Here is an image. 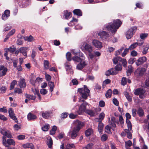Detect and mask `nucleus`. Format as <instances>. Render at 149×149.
Masks as SVG:
<instances>
[{"mask_svg":"<svg viewBox=\"0 0 149 149\" xmlns=\"http://www.w3.org/2000/svg\"><path fill=\"white\" fill-rule=\"evenodd\" d=\"M28 48L26 47H21L19 48L20 53L25 56H27V50Z\"/></svg>","mask_w":149,"mask_h":149,"instance_id":"nucleus-18","label":"nucleus"},{"mask_svg":"<svg viewBox=\"0 0 149 149\" xmlns=\"http://www.w3.org/2000/svg\"><path fill=\"white\" fill-rule=\"evenodd\" d=\"M93 130L91 129H88L86 130L85 134L86 136H88L90 135L93 133Z\"/></svg>","mask_w":149,"mask_h":149,"instance_id":"nucleus-34","label":"nucleus"},{"mask_svg":"<svg viewBox=\"0 0 149 149\" xmlns=\"http://www.w3.org/2000/svg\"><path fill=\"white\" fill-rule=\"evenodd\" d=\"M71 13L70 12H69L67 10L64 11V16L65 17V18L68 19L69 18Z\"/></svg>","mask_w":149,"mask_h":149,"instance_id":"nucleus-36","label":"nucleus"},{"mask_svg":"<svg viewBox=\"0 0 149 149\" xmlns=\"http://www.w3.org/2000/svg\"><path fill=\"white\" fill-rule=\"evenodd\" d=\"M78 92L81 95L82 97L84 99H86L90 93V90L88 88L86 85L84 86V88H79Z\"/></svg>","mask_w":149,"mask_h":149,"instance_id":"nucleus-2","label":"nucleus"},{"mask_svg":"<svg viewBox=\"0 0 149 149\" xmlns=\"http://www.w3.org/2000/svg\"><path fill=\"white\" fill-rule=\"evenodd\" d=\"M65 67L66 70H70L72 68L71 65L69 63L66 62L65 63Z\"/></svg>","mask_w":149,"mask_h":149,"instance_id":"nucleus-49","label":"nucleus"},{"mask_svg":"<svg viewBox=\"0 0 149 149\" xmlns=\"http://www.w3.org/2000/svg\"><path fill=\"white\" fill-rule=\"evenodd\" d=\"M25 40L27 41L28 42H31L34 39L33 36H26L24 38Z\"/></svg>","mask_w":149,"mask_h":149,"instance_id":"nucleus-33","label":"nucleus"},{"mask_svg":"<svg viewBox=\"0 0 149 149\" xmlns=\"http://www.w3.org/2000/svg\"><path fill=\"white\" fill-rule=\"evenodd\" d=\"M108 136L106 134H104L101 137V140L102 141H105L107 139Z\"/></svg>","mask_w":149,"mask_h":149,"instance_id":"nucleus-57","label":"nucleus"},{"mask_svg":"<svg viewBox=\"0 0 149 149\" xmlns=\"http://www.w3.org/2000/svg\"><path fill=\"white\" fill-rule=\"evenodd\" d=\"M119 120L121 124V127H122L124 122L123 117L121 116H119Z\"/></svg>","mask_w":149,"mask_h":149,"instance_id":"nucleus-56","label":"nucleus"},{"mask_svg":"<svg viewBox=\"0 0 149 149\" xmlns=\"http://www.w3.org/2000/svg\"><path fill=\"white\" fill-rule=\"evenodd\" d=\"M10 11L8 10H6L4 12V14L2 16V19L3 20H6L10 16Z\"/></svg>","mask_w":149,"mask_h":149,"instance_id":"nucleus-21","label":"nucleus"},{"mask_svg":"<svg viewBox=\"0 0 149 149\" xmlns=\"http://www.w3.org/2000/svg\"><path fill=\"white\" fill-rule=\"evenodd\" d=\"M79 131L73 128L72 130L68 132V135L71 137L72 139H74L78 135Z\"/></svg>","mask_w":149,"mask_h":149,"instance_id":"nucleus-9","label":"nucleus"},{"mask_svg":"<svg viewBox=\"0 0 149 149\" xmlns=\"http://www.w3.org/2000/svg\"><path fill=\"white\" fill-rule=\"evenodd\" d=\"M67 59L68 61H70L71 60V54L70 52H68L66 54Z\"/></svg>","mask_w":149,"mask_h":149,"instance_id":"nucleus-54","label":"nucleus"},{"mask_svg":"<svg viewBox=\"0 0 149 149\" xmlns=\"http://www.w3.org/2000/svg\"><path fill=\"white\" fill-rule=\"evenodd\" d=\"M104 116L105 114L104 112L101 113L99 115L98 122L100 121L101 122L102 121L104 118Z\"/></svg>","mask_w":149,"mask_h":149,"instance_id":"nucleus-42","label":"nucleus"},{"mask_svg":"<svg viewBox=\"0 0 149 149\" xmlns=\"http://www.w3.org/2000/svg\"><path fill=\"white\" fill-rule=\"evenodd\" d=\"M57 129V127L55 126H53L52 129L51 130L50 132V134L51 135H53L55 134V131Z\"/></svg>","mask_w":149,"mask_h":149,"instance_id":"nucleus-46","label":"nucleus"},{"mask_svg":"<svg viewBox=\"0 0 149 149\" xmlns=\"http://www.w3.org/2000/svg\"><path fill=\"white\" fill-rule=\"evenodd\" d=\"M0 133L3 136L9 138H12L10 132L5 128H1Z\"/></svg>","mask_w":149,"mask_h":149,"instance_id":"nucleus-7","label":"nucleus"},{"mask_svg":"<svg viewBox=\"0 0 149 149\" xmlns=\"http://www.w3.org/2000/svg\"><path fill=\"white\" fill-rule=\"evenodd\" d=\"M122 66L121 65V64H119L117 65L115 67V71L117 72L116 71H120L122 70Z\"/></svg>","mask_w":149,"mask_h":149,"instance_id":"nucleus-41","label":"nucleus"},{"mask_svg":"<svg viewBox=\"0 0 149 149\" xmlns=\"http://www.w3.org/2000/svg\"><path fill=\"white\" fill-rule=\"evenodd\" d=\"M25 96L26 98L32 100H34L36 98V97L35 96L32 95H28L27 94H25Z\"/></svg>","mask_w":149,"mask_h":149,"instance_id":"nucleus-45","label":"nucleus"},{"mask_svg":"<svg viewBox=\"0 0 149 149\" xmlns=\"http://www.w3.org/2000/svg\"><path fill=\"white\" fill-rule=\"evenodd\" d=\"M13 127L15 130L17 131L21 128L20 126L17 124L14 125Z\"/></svg>","mask_w":149,"mask_h":149,"instance_id":"nucleus-64","label":"nucleus"},{"mask_svg":"<svg viewBox=\"0 0 149 149\" xmlns=\"http://www.w3.org/2000/svg\"><path fill=\"white\" fill-rule=\"evenodd\" d=\"M122 63L123 65L125 68L127 67V62L125 59L122 58H121V61H120Z\"/></svg>","mask_w":149,"mask_h":149,"instance_id":"nucleus-44","label":"nucleus"},{"mask_svg":"<svg viewBox=\"0 0 149 149\" xmlns=\"http://www.w3.org/2000/svg\"><path fill=\"white\" fill-rule=\"evenodd\" d=\"M145 91L143 90V89L139 88L135 91L134 94L136 95H139V97L143 99L145 97Z\"/></svg>","mask_w":149,"mask_h":149,"instance_id":"nucleus-6","label":"nucleus"},{"mask_svg":"<svg viewBox=\"0 0 149 149\" xmlns=\"http://www.w3.org/2000/svg\"><path fill=\"white\" fill-rule=\"evenodd\" d=\"M98 35L103 40L107 39L109 36V34L105 31L99 32L98 33Z\"/></svg>","mask_w":149,"mask_h":149,"instance_id":"nucleus-11","label":"nucleus"},{"mask_svg":"<svg viewBox=\"0 0 149 149\" xmlns=\"http://www.w3.org/2000/svg\"><path fill=\"white\" fill-rule=\"evenodd\" d=\"M147 59L146 57L143 56L140 58L136 61V65L139 66L142 64L144 62L146 61Z\"/></svg>","mask_w":149,"mask_h":149,"instance_id":"nucleus-14","label":"nucleus"},{"mask_svg":"<svg viewBox=\"0 0 149 149\" xmlns=\"http://www.w3.org/2000/svg\"><path fill=\"white\" fill-rule=\"evenodd\" d=\"M83 50H86L89 53H91L93 51L92 47L88 44H86L85 45L84 49H83Z\"/></svg>","mask_w":149,"mask_h":149,"instance_id":"nucleus-17","label":"nucleus"},{"mask_svg":"<svg viewBox=\"0 0 149 149\" xmlns=\"http://www.w3.org/2000/svg\"><path fill=\"white\" fill-rule=\"evenodd\" d=\"M42 115L43 118L47 119L49 116V113L47 111H42Z\"/></svg>","mask_w":149,"mask_h":149,"instance_id":"nucleus-29","label":"nucleus"},{"mask_svg":"<svg viewBox=\"0 0 149 149\" xmlns=\"http://www.w3.org/2000/svg\"><path fill=\"white\" fill-rule=\"evenodd\" d=\"M122 24V22L118 19L114 20L113 23H109L106 24L104 28L107 30L110 31L112 33H115Z\"/></svg>","mask_w":149,"mask_h":149,"instance_id":"nucleus-1","label":"nucleus"},{"mask_svg":"<svg viewBox=\"0 0 149 149\" xmlns=\"http://www.w3.org/2000/svg\"><path fill=\"white\" fill-rule=\"evenodd\" d=\"M32 91L34 93V94L35 95H37L38 97V98L40 100H41V97L40 96V95L39 93V91L38 90L36 89H33Z\"/></svg>","mask_w":149,"mask_h":149,"instance_id":"nucleus-32","label":"nucleus"},{"mask_svg":"<svg viewBox=\"0 0 149 149\" xmlns=\"http://www.w3.org/2000/svg\"><path fill=\"white\" fill-rule=\"evenodd\" d=\"M121 57H120L117 56L114 58L113 60V63L116 64L118 61H121Z\"/></svg>","mask_w":149,"mask_h":149,"instance_id":"nucleus-39","label":"nucleus"},{"mask_svg":"<svg viewBox=\"0 0 149 149\" xmlns=\"http://www.w3.org/2000/svg\"><path fill=\"white\" fill-rule=\"evenodd\" d=\"M117 73V72H116L115 70H114L112 68L107 71L106 72L105 74L107 76H109L110 74H116Z\"/></svg>","mask_w":149,"mask_h":149,"instance_id":"nucleus-19","label":"nucleus"},{"mask_svg":"<svg viewBox=\"0 0 149 149\" xmlns=\"http://www.w3.org/2000/svg\"><path fill=\"white\" fill-rule=\"evenodd\" d=\"M138 45L137 42L134 43L131 45L129 47L128 49L130 50H132L135 48Z\"/></svg>","mask_w":149,"mask_h":149,"instance_id":"nucleus-38","label":"nucleus"},{"mask_svg":"<svg viewBox=\"0 0 149 149\" xmlns=\"http://www.w3.org/2000/svg\"><path fill=\"white\" fill-rule=\"evenodd\" d=\"M101 109L97 108L95 109V111L91 110H87L85 111L86 113L91 116H94L97 114V112L100 111Z\"/></svg>","mask_w":149,"mask_h":149,"instance_id":"nucleus-8","label":"nucleus"},{"mask_svg":"<svg viewBox=\"0 0 149 149\" xmlns=\"http://www.w3.org/2000/svg\"><path fill=\"white\" fill-rule=\"evenodd\" d=\"M105 131L107 133L109 134H110L111 133L110 131V128L108 125H107L105 127Z\"/></svg>","mask_w":149,"mask_h":149,"instance_id":"nucleus-55","label":"nucleus"},{"mask_svg":"<svg viewBox=\"0 0 149 149\" xmlns=\"http://www.w3.org/2000/svg\"><path fill=\"white\" fill-rule=\"evenodd\" d=\"M148 36L147 33H142L140 35V37L142 39H143L146 38Z\"/></svg>","mask_w":149,"mask_h":149,"instance_id":"nucleus-61","label":"nucleus"},{"mask_svg":"<svg viewBox=\"0 0 149 149\" xmlns=\"http://www.w3.org/2000/svg\"><path fill=\"white\" fill-rule=\"evenodd\" d=\"M53 144V141L52 139L50 138L47 142V145L49 148H51Z\"/></svg>","mask_w":149,"mask_h":149,"instance_id":"nucleus-50","label":"nucleus"},{"mask_svg":"<svg viewBox=\"0 0 149 149\" xmlns=\"http://www.w3.org/2000/svg\"><path fill=\"white\" fill-rule=\"evenodd\" d=\"M133 70V68L132 66L131 65H129L128 66V69L127 71V75L128 76L130 75L131 73L132 72Z\"/></svg>","mask_w":149,"mask_h":149,"instance_id":"nucleus-35","label":"nucleus"},{"mask_svg":"<svg viewBox=\"0 0 149 149\" xmlns=\"http://www.w3.org/2000/svg\"><path fill=\"white\" fill-rule=\"evenodd\" d=\"M9 116L11 118L14 120L15 122H17L18 120L16 117L15 116L14 113Z\"/></svg>","mask_w":149,"mask_h":149,"instance_id":"nucleus-62","label":"nucleus"},{"mask_svg":"<svg viewBox=\"0 0 149 149\" xmlns=\"http://www.w3.org/2000/svg\"><path fill=\"white\" fill-rule=\"evenodd\" d=\"M127 83L126 79L125 77H123L121 81V84L123 85H125Z\"/></svg>","mask_w":149,"mask_h":149,"instance_id":"nucleus-60","label":"nucleus"},{"mask_svg":"<svg viewBox=\"0 0 149 149\" xmlns=\"http://www.w3.org/2000/svg\"><path fill=\"white\" fill-rule=\"evenodd\" d=\"M49 127V124H46L42 128V130L44 131H48Z\"/></svg>","mask_w":149,"mask_h":149,"instance_id":"nucleus-47","label":"nucleus"},{"mask_svg":"<svg viewBox=\"0 0 149 149\" xmlns=\"http://www.w3.org/2000/svg\"><path fill=\"white\" fill-rule=\"evenodd\" d=\"M99 124L98 127V131L100 133H101L103 130L104 125L100 121H99Z\"/></svg>","mask_w":149,"mask_h":149,"instance_id":"nucleus-28","label":"nucleus"},{"mask_svg":"<svg viewBox=\"0 0 149 149\" xmlns=\"http://www.w3.org/2000/svg\"><path fill=\"white\" fill-rule=\"evenodd\" d=\"M17 83V81L15 80H13L11 83L10 86V89L11 90L14 88L15 86Z\"/></svg>","mask_w":149,"mask_h":149,"instance_id":"nucleus-51","label":"nucleus"},{"mask_svg":"<svg viewBox=\"0 0 149 149\" xmlns=\"http://www.w3.org/2000/svg\"><path fill=\"white\" fill-rule=\"evenodd\" d=\"M72 60L74 61L77 62H80L84 60V58L83 57V59H81V58L77 56H75L73 57L72 58Z\"/></svg>","mask_w":149,"mask_h":149,"instance_id":"nucleus-24","label":"nucleus"},{"mask_svg":"<svg viewBox=\"0 0 149 149\" xmlns=\"http://www.w3.org/2000/svg\"><path fill=\"white\" fill-rule=\"evenodd\" d=\"M146 69L144 68H138L134 72V75L137 78L142 76L146 71Z\"/></svg>","mask_w":149,"mask_h":149,"instance_id":"nucleus-4","label":"nucleus"},{"mask_svg":"<svg viewBox=\"0 0 149 149\" xmlns=\"http://www.w3.org/2000/svg\"><path fill=\"white\" fill-rule=\"evenodd\" d=\"M112 94V91L111 89L107 90L105 94V96L107 98L111 97Z\"/></svg>","mask_w":149,"mask_h":149,"instance_id":"nucleus-37","label":"nucleus"},{"mask_svg":"<svg viewBox=\"0 0 149 149\" xmlns=\"http://www.w3.org/2000/svg\"><path fill=\"white\" fill-rule=\"evenodd\" d=\"M149 48V45L147 44L145 45L143 47V54H146L148 52V50Z\"/></svg>","mask_w":149,"mask_h":149,"instance_id":"nucleus-25","label":"nucleus"},{"mask_svg":"<svg viewBox=\"0 0 149 149\" xmlns=\"http://www.w3.org/2000/svg\"><path fill=\"white\" fill-rule=\"evenodd\" d=\"M40 93L43 95H45L47 93V91L45 89H42L40 90Z\"/></svg>","mask_w":149,"mask_h":149,"instance_id":"nucleus-59","label":"nucleus"},{"mask_svg":"<svg viewBox=\"0 0 149 149\" xmlns=\"http://www.w3.org/2000/svg\"><path fill=\"white\" fill-rule=\"evenodd\" d=\"M128 49L126 48L125 49L123 52L122 54V56L123 57H124L126 55L127 53L128 52Z\"/></svg>","mask_w":149,"mask_h":149,"instance_id":"nucleus-63","label":"nucleus"},{"mask_svg":"<svg viewBox=\"0 0 149 149\" xmlns=\"http://www.w3.org/2000/svg\"><path fill=\"white\" fill-rule=\"evenodd\" d=\"M93 45L96 48H101L102 47V45L101 42L96 40H94L92 41Z\"/></svg>","mask_w":149,"mask_h":149,"instance_id":"nucleus-12","label":"nucleus"},{"mask_svg":"<svg viewBox=\"0 0 149 149\" xmlns=\"http://www.w3.org/2000/svg\"><path fill=\"white\" fill-rule=\"evenodd\" d=\"M44 67L45 70H47L49 68V62L47 60L44 61Z\"/></svg>","mask_w":149,"mask_h":149,"instance_id":"nucleus-30","label":"nucleus"},{"mask_svg":"<svg viewBox=\"0 0 149 149\" xmlns=\"http://www.w3.org/2000/svg\"><path fill=\"white\" fill-rule=\"evenodd\" d=\"M23 147L25 148H31V149H33L34 148L33 144L31 143H27L24 144L23 145Z\"/></svg>","mask_w":149,"mask_h":149,"instance_id":"nucleus-23","label":"nucleus"},{"mask_svg":"<svg viewBox=\"0 0 149 149\" xmlns=\"http://www.w3.org/2000/svg\"><path fill=\"white\" fill-rule=\"evenodd\" d=\"M48 85L50 87V91L52 92L54 88V83L52 81H49L48 82Z\"/></svg>","mask_w":149,"mask_h":149,"instance_id":"nucleus-31","label":"nucleus"},{"mask_svg":"<svg viewBox=\"0 0 149 149\" xmlns=\"http://www.w3.org/2000/svg\"><path fill=\"white\" fill-rule=\"evenodd\" d=\"M2 142L3 143L4 146H5L8 147L9 145L6 142V137L4 136H3L2 137Z\"/></svg>","mask_w":149,"mask_h":149,"instance_id":"nucleus-48","label":"nucleus"},{"mask_svg":"<svg viewBox=\"0 0 149 149\" xmlns=\"http://www.w3.org/2000/svg\"><path fill=\"white\" fill-rule=\"evenodd\" d=\"M126 123L127 124L128 129L129 130H131L132 129V126L130 120H129L126 119Z\"/></svg>","mask_w":149,"mask_h":149,"instance_id":"nucleus-40","label":"nucleus"},{"mask_svg":"<svg viewBox=\"0 0 149 149\" xmlns=\"http://www.w3.org/2000/svg\"><path fill=\"white\" fill-rule=\"evenodd\" d=\"M92 144L89 143L86 146L84 147L83 149H91L92 148Z\"/></svg>","mask_w":149,"mask_h":149,"instance_id":"nucleus-58","label":"nucleus"},{"mask_svg":"<svg viewBox=\"0 0 149 149\" xmlns=\"http://www.w3.org/2000/svg\"><path fill=\"white\" fill-rule=\"evenodd\" d=\"M7 142L9 145H15V143L14 141L11 139H8L7 141Z\"/></svg>","mask_w":149,"mask_h":149,"instance_id":"nucleus-43","label":"nucleus"},{"mask_svg":"<svg viewBox=\"0 0 149 149\" xmlns=\"http://www.w3.org/2000/svg\"><path fill=\"white\" fill-rule=\"evenodd\" d=\"M27 118L29 120H31L36 119L37 117L35 114L29 113L27 115Z\"/></svg>","mask_w":149,"mask_h":149,"instance_id":"nucleus-20","label":"nucleus"},{"mask_svg":"<svg viewBox=\"0 0 149 149\" xmlns=\"http://www.w3.org/2000/svg\"><path fill=\"white\" fill-rule=\"evenodd\" d=\"M86 65V63L84 60L80 62L76 66V69L79 70H81Z\"/></svg>","mask_w":149,"mask_h":149,"instance_id":"nucleus-13","label":"nucleus"},{"mask_svg":"<svg viewBox=\"0 0 149 149\" xmlns=\"http://www.w3.org/2000/svg\"><path fill=\"white\" fill-rule=\"evenodd\" d=\"M73 13L74 14L78 16H81L82 15L81 11L79 9H76L74 10L73 11Z\"/></svg>","mask_w":149,"mask_h":149,"instance_id":"nucleus-27","label":"nucleus"},{"mask_svg":"<svg viewBox=\"0 0 149 149\" xmlns=\"http://www.w3.org/2000/svg\"><path fill=\"white\" fill-rule=\"evenodd\" d=\"M87 103L85 102L81 104L79 108V111H78V113L81 114L82 112L85 111L86 109V106L87 105Z\"/></svg>","mask_w":149,"mask_h":149,"instance_id":"nucleus-10","label":"nucleus"},{"mask_svg":"<svg viewBox=\"0 0 149 149\" xmlns=\"http://www.w3.org/2000/svg\"><path fill=\"white\" fill-rule=\"evenodd\" d=\"M125 147L126 149H130V147L132 145V143L130 140H128L125 142Z\"/></svg>","mask_w":149,"mask_h":149,"instance_id":"nucleus-26","label":"nucleus"},{"mask_svg":"<svg viewBox=\"0 0 149 149\" xmlns=\"http://www.w3.org/2000/svg\"><path fill=\"white\" fill-rule=\"evenodd\" d=\"M64 143H62L60 146V149H71L72 148H74L75 146L72 144H68L64 148Z\"/></svg>","mask_w":149,"mask_h":149,"instance_id":"nucleus-15","label":"nucleus"},{"mask_svg":"<svg viewBox=\"0 0 149 149\" xmlns=\"http://www.w3.org/2000/svg\"><path fill=\"white\" fill-rule=\"evenodd\" d=\"M6 90V88L5 86H2L0 89V93H5Z\"/></svg>","mask_w":149,"mask_h":149,"instance_id":"nucleus-53","label":"nucleus"},{"mask_svg":"<svg viewBox=\"0 0 149 149\" xmlns=\"http://www.w3.org/2000/svg\"><path fill=\"white\" fill-rule=\"evenodd\" d=\"M137 27L136 26H133L130 28L127 31L126 34V38L127 39H130L133 36L134 34L137 30Z\"/></svg>","mask_w":149,"mask_h":149,"instance_id":"nucleus-3","label":"nucleus"},{"mask_svg":"<svg viewBox=\"0 0 149 149\" xmlns=\"http://www.w3.org/2000/svg\"><path fill=\"white\" fill-rule=\"evenodd\" d=\"M7 71V68L3 65L0 66V72L2 76L5 75L6 74Z\"/></svg>","mask_w":149,"mask_h":149,"instance_id":"nucleus-16","label":"nucleus"},{"mask_svg":"<svg viewBox=\"0 0 149 149\" xmlns=\"http://www.w3.org/2000/svg\"><path fill=\"white\" fill-rule=\"evenodd\" d=\"M19 85L21 88L25 87L26 86L25 80L23 78L21 79L19 83Z\"/></svg>","mask_w":149,"mask_h":149,"instance_id":"nucleus-22","label":"nucleus"},{"mask_svg":"<svg viewBox=\"0 0 149 149\" xmlns=\"http://www.w3.org/2000/svg\"><path fill=\"white\" fill-rule=\"evenodd\" d=\"M73 123L75 126L73 128L79 131L84 125V122H82L78 120H76L74 121Z\"/></svg>","mask_w":149,"mask_h":149,"instance_id":"nucleus-5","label":"nucleus"},{"mask_svg":"<svg viewBox=\"0 0 149 149\" xmlns=\"http://www.w3.org/2000/svg\"><path fill=\"white\" fill-rule=\"evenodd\" d=\"M137 113L140 116H143L144 114L143 111L142 109L141 108L139 109Z\"/></svg>","mask_w":149,"mask_h":149,"instance_id":"nucleus-52","label":"nucleus"}]
</instances>
